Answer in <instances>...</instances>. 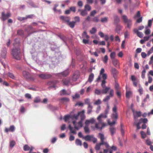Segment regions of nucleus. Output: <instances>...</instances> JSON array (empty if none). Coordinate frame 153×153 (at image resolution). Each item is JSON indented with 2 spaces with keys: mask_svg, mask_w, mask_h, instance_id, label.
I'll return each instance as SVG.
<instances>
[{
  "mask_svg": "<svg viewBox=\"0 0 153 153\" xmlns=\"http://www.w3.org/2000/svg\"><path fill=\"white\" fill-rule=\"evenodd\" d=\"M122 19L125 23L129 20V19H128L127 16L125 15H123L122 16Z\"/></svg>",
  "mask_w": 153,
  "mask_h": 153,
  "instance_id": "nucleus-36",
  "label": "nucleus"
},
{
  "mask_svg": "<svg viewBox=\"0 0 153 153\" xmlns=\"http://www.w3.org/2000/svg\"><path fill=\"white\" fill-rule=\"evenodd\" d=\"M98 34L101 38L105 37V38H109V37L107 34L104 35L103 33L101 32H99Z\"/></svg>",
  "mask_w": 153,
  "mask_h": 153,
  "instance_id": "nucleus-21",
  "label": "nucleus"
},
{
  "mask_svg": "<svg viewBox=\"0 0 153 153\" xmlns=\"http://www.w3.org/2000/svg\"><path fill=\"white\" fill-rule=\"evenodd\" d=\"M112 117L113 118L117 119L118 118V115L117 113H114L112 114Z\"/></svg>",
  "mask_w": 153,
  "mask_h": 153,
  "instance_id": "nucleus-61",
  "label": "nucleus"
},
{
  "mask_svg": "<svg viewBox=\"0 0 153 153\" xmlns=\"http://www.w3.org/2000/svg\"><path fill=\"white\" fill-rule=\"evenodd\" d=\"M87 14V13L85 10H81L80 15L82 16H85Z\"/></svg>",
  "mask_w": 153,
  "mask_h": 153,
  "instance_id": "nucleus-37",
  "label": "nucleus"
},
{
  "mask_svg": "<svg viewBox=\"0 0 153 153\" xmlns=\"http://www.w3.org/2000/svg\"><path fill=\"white\" fill-rule=\"evenodd\" d=\"M99 135L100 136V139L101 143H103L106 148H108L109 147V145L107 143V142L104 141L105 138L104 137V135L103 134L100 133L99 134Z\"/></svg>",
  "mask_w": 153,
  "mask_h": 153,
  "instance_id": "nucleus-7",
  "label": "nucleus"
},
{
  "mask_svg": "<svg viewBox=\"0 0 153 153\" xmlns=\"http://www.w3.org/2000/svg\"><path fill=\"white\" fill-rule=\"evenodd\" d=\"M69 74V71L68 70H66L62 73V75H63L64 76H66Z\"/></svg>",
  "mask_w": 153,
  "mask_h": 153,
  "instance_id": "nucleus-41",
  "label": "nucleus"
},
{
  "mask_svg": "<svg viewBox=\"0 0 153 153\" xmlns=\"http://www.w3.org/2000/svg\"><path fill=\"white\" fill-rule=\"evenodd\" d=\"M106 126L105 123H103V121H102L101 123L98 122V123H96L95 124V127L97 129H99L101 130L104 127Z\"/></svg>",
  "mask_w": 153,
  "mask_h": 153,
  "instance_id": "nucleus-4",
  "label": "nucleus"
},
{
  "mask_svg": "<svg viewBox=\"0 0 153 153\" xmlns=\"http://www.w3.org/2000/svg\"><path fill=\"white\" fill-rule=\"evenodd\" d=\"M97 11L95 10L92 11L90 13V15L91 16H94L96 13Z\"/></svg>",
  "mask_w": 153,
  "mask_h": 153,
  "instance_id": "nucleus-56",
  "label": "nucleus"
},
{
  "mask_svg": "<svg viewBox=\"0 0 153 153\" xmlns=\"http://www.w3.org/2000/svg\"><path fill=\"white\" fill-rule=\"evenodd\" d=\"M85 111L83 110L82 111L78 112L79 116L81 117V120H83L85 118V115L84 113H85Z\"/></svg>",
  "mask_w": 153,
  "mask_h": 153,
  "instance_id": "nucleus-16",
  "label": "nucleus"
},
{
  "mask_svg": "<svg viewBox=\"0 0 153 153\" xmlns=\"http://www.w3.org/2000/svg\"><path fill=\"white\" fill-rule=\"evenodd\" d=\"M91 21L94 22H97L99 21V19L98 17H95L93 18Z\"/></svg>",
  "mask_w": 153,
  "mask_h": 153,
  "instance_id": "nucleus-63",
  "label": "nucleus"
},
{
  "mask_svg": "<svg viewBox=\"0 0 153 153\" xmlns=\"http://www.w3.org/2000/svg\"><path fill=\"white\" fill-rule=\"evenodd\" d=\"M84 130L85 133H88L89 132V129L88 126H86L84 127Z\"/></svg>",
  "mask_w": 153,
  "mask_h": 153,
  "instance_id": "nucleus-43",
  "label": "nucleus"
},
{
  "mask_svg": "<svg viewBox=\"0 0 153 153\" xmlns=\"http://www.w3.org/2000/svg\"><path fill=\"white\" fill-rule=\"evenodd\" d=\"M146 73V70L144 69L142 71L141 73V77L143 79L145 77V73Z\"/></svg>",
  "mask_w": 153,
  "mask_h": 153,
  "instance_id": "nucleus-50",
  "label": "nucleus"
},
{
  "mask_svg": "<svg viewBox=\"0 0 153 153\" xmlns=\"http://www.w3.org/2000/svg\"><path fill=\"white\" fill-rule=\"evenodd\" d=\"M85 10L90 11L91 10V7L89 5L86 4L85 6Z\"/></svg>",
  "mask_w": 153,
  "mask_h": 153,
  "instance_id": "nucleus-53",
  "label": "nucleus"
},
{
  "mask_svg": "<svg viewBox=\"0 0 153 153\" xmlns=\"http://www.w3.org/2000/svg\"><path fill=\"white\" fill-rule=\"evenodd\" d=\"M60 94L61 95H69V94H68L67 92V91L64 90H62L60 92Z\"/></svg>",
  "mask_w": 153,
  "mask_h": 153,
  "instance_id": "nucleus-34",
  "label": "nucleus"
},
{
  "mask_svg": "<svg viewBox=\"0 0 153 153\" xmlns=\"http://www.w3.org/2000/svg\"><path fill=\"white\" fill-rule=\"evenodd\" d=\"M76 8L75 7H71L70 8V11H72L74 12H75L76 11Z\"/></svg>",
  "mask_w": 153,
  "mask_h": 153,
  "instance_id": "nucleus-64",
  "label": "nucleus"
},
{
  "mask_svg": "<svg viewBox=\"0 0 153 153\" xmlns=\"http://www.w3.org/2000/svg\"><path fill=\"white\" fill-rule=\"evenodd\" d=\"M137 35L140 38L142 37L143 35V33L140 32H139Z\"/></svg>",
  "mask_w": 153,
  "mask_h": 153,
  "instance_id": "nucleus-59",
  "label": "nucleus"
},
{
  "mask_svg": "<svg viewBox=\"0 0 153 153\" xmlns=\"http://www.w3.org/2000/svg\"><path fill=\"white\" fill-rule=\"evenodd\" d=\"M68 128L70 130V132L71 133H73L74 134H76V131L74 130L73 127H71L70 125H69L68 126Z\"/></svg>",
  "mask_w": 153,
  "mask_h": 153,
  "instance_id": "nucleus-27",
  "label": "nucleus"
},
{
  "mask_svg": "<svg viewBox=\"0 0 153 153\" xmlns=\"http://www.w3.org/2000/svg\"><path fill=\"white\" fill-rule=\"evenodd\" d=\"M132 94V92L130 91H126V98H129L130 97L131 95Z\"/></svg>",
  "mask_w": 153,
  "mask_h": 153,
  "instance_id": "nucleus-30",
  "label": "nucleus"
},
{
  "mask_svg": "<svg viewBox=\"0 0 153 153\" xmlns=\"http://www.w3.org/2000/svg\"><path fill=\"white\" fill-rule=\"evenodd\" d=\"M7 53L6 49L5 48H4L3 49V50L1 51V57L4 59L5 58L6 54Z\"/></svg>",
  "mask_w": 153,
  "mask_h": 153,
  "instance_id": "nucleus-15",
  "label": "nucleus"
},
{
  "mask_svg": "<svg viewBox=\"0 0 153 153\" xmlns=\"http://www.w3.org/2000/svg\"><path fill=\"white\" fill-rule=\"evenodd\" d=\"M108 20V18L105 17L101 19V21L102 22H107Z\"/></svg>",
  "mask_w": 153,
  "mask_h": 153,
  "instance_id": "nucleus-48",
  "label": "nucleus"
},
{
  "mask_svg": "<svg viewBox=\"0 0 153 153\" xmlns=\"http://www.w3.org/2000/svg\"><path fill=\"white\" fill-rule=\"evenodd\" d=\"M114 95V91L113 90L111 89L110 91L109 95L106 96L103 99V101L107 102L110 99L111 97H113Z\"/></svg>",
  "mask_w": 153,
  "mask_h": 153,
  "instance_id": "nucleus-6",
  "label": "nucleus"
},
{
  "mask_svg": "<svg viewBox=\"0 0 153 153\" xmlns=\"http://www.w3.org/2000/svg\"><path fill=\"white\" fill-rule=\"evenodd\" d=\"M75 143L76 145L81 146H82V142L79 139H77L75 140Z\"/></svg>",
  "mask_w": 153,
  "mask_h": 153,
  "instance_id": "nucleus-25",
  "label": "nucleus"
},
{
  "mask_svg": "<svg viewBox=\"0 0 153 153\" xmlns=\"http://www.w3.org/2000/svg\"><path fill=\"white\" fill-rule=\"evenodd\" d=\"M111 72L113 74L114 76L118 74L117 70L115 68H113L111 71Z\"/></svg>",
  "mask_w": 153,
  "mask_h": 153,
  "instance_id": "nucleus-38",
  "label": "nucleus"
},
{
  "mask_svg": "<svg viewBox=\"0 0 153 153\" xmlns=\"http://www.w3.org/2000/svg\"><path fill=\"white\" fill-rule=\"evenodd\" d=\"M107 117V115L105 114H101L97 118V119L99 122L101 123L102 121H103L102 119L103 118H105Z\"/></svg>",
  "mask_w": 153,
  "mask_h": 153,
  "instance_id": "nucleus-11",
  "label": "nucleus"
},
{
  "mask_svg": "<svg viewBox=\"0 0 153 153\" xmlns=\"http://www.w3.org/2000/svg\"><path fill=\"white\" fill-rule=\"evenodd\" d=\"M139 121L141 122V121H142L143 123H146L148 122V120L147 118L140 119L139 120Z\"/></svg>",
  "mask_w": 153,
  "mask_h": 153,
  "instance_id": "nucleus-52",
  "label": "nucleus"
},
{
  "mask_svg": "<svg viewBox=\"0 0 153 153\" xmlns=\"http://www.w3.org/2000/svg\"><path fill=\"white\" fill-rule=\"evenodd\" d=\"M108 56L107 55H105L103 59V62L106 64L108 60Z\"/></svg>",
  "mask_w": 153,
  "mask_h": 153,
  "instance_id": "nucleus-44",
  "label": "nucleus"
},
{
  "mask_svg": "<svg viewBox=\"0 0 153 153\" xmlns=\"http://www.w3.org/2000/svg\"><path fill=\"white\" fill-rule=\"evenodd\" d=\"M82 37L84 38H88L89 36L87 35V33L85 31H84L82 35Z\"/></svg>",
  "mask_w": 153,
  "mask_h": 153,
  "instance_id": "nucleus-47",
  "label": "nucleus"
},
{
  "mask_svg": "<svg viewBox=\"0 0 153 153\" xmlns=\"http://www.w3.org/2000/svg\"><path fill=\"white\" fill-rule=\"evenodd\" d=\"M16 142L14 140H12L10 141V147L11 148H13L15 145Z\"/></svg>",
  "mask_w": 153,
  "mask_h": 153,
  "instance_id": "nucleus-31",
  "label": "nucleus"
},
{
  "mask_svg": "<svg viewBox=\"0 0 153 153\" xmlns=\"http://www.w3.org/2000/svg\"><path fill=\"white\" fill-rule=\"evenodd\" d=\"M7 75L9 76L10 78L13 79H15V77L13 74L11 73L10 72H8L7 74Z\"/></svg>",
  "mask_w": 153,
  "mask_h": 153,
  "instance_id": "nucleus-33",
  "label": "nucleus"
},
{
  "mask_svg": "<svg viewBox=\"0 0 153 153\" xmlns=\"http://www.w3.org/2000/svg\"><path fill=\"white\" fill-rule=\"evenodd\" d=\"M83 43L85 44H91V42H90L87 39H83L82 41Z\"/></svg>",
  "mask_w": 153,
  "mask_h": 153,
  "instance_id": "nucleus-40",
  "label": "nucleus"
},
{
  "mask_svg": "<svg viewBox=\"0 0 153 153\" xmlns=\"http://www.w3.org/2000/svg\"><path fill=\"white\" fill-rule=\"evenodd\" d=\"M93 108V106L91 105L88 106L87 108V113L88 114H90L92 111V108Z\"/></svg>",
  "mask_w": 153,
  "mask_h": 153,
  "instance_id": "nucleus-24",
  "label": "nucleus"
},
{
  "mask_svg": "<svg viewBox=\"0 0 153 153\" xmlns=\"http://www.w3.org/2000/svg\"><path fill=\"white\" fill-rule=\"evenodd\" d=\"M68 24L71 28H73L74 27L75 25L76 22H74V21L69 22Z\"/></svg>",
  "mask_w": 153,
  "mask_h": 153,
  "instance_id": "nucleus-23",
  "label": "nucleus"
},
{
  "mask_svg": "<svg viewBox=\"0 0 153 153\" xmlns=\"http://www.w3.org/2000/svg\"><path fill=\"white\" fill-rule=\"evenodd\" d=\"M92 138H93V136L87 135L84 137V139L86 141H89L92 140Z\"/></svg>",
  "mask_w": 153,
  "mask_h": 153,
  "instance_id": "nucleus-20",
  "label": "nucleus"
},
{
  "mask_svg": "<svg viewBox=\"0 0 153 153\" xmlns=\"http://www.w3.org/2000/svg\"><path fill=\"white\" fill-rule=\"evenodd\" d=\"M37 75L39 78L43 79H49L52 76L51 75L47 73L41 74H37Z\"/></svg>",
  "mask_w": 153,
  "mask_h": 153,
  "instance_id": "nucleus-5",
  "label": "nucleus"
},
{
  "mask_svg": "<svg viewBox=\"0 0 153 153\" xmlns=\"http://www.w3.org/2000/svg\"><path fill=\"white\" fill-rule=\"evenodd\" d=\"M85 104H87L88 106L91 105L89 101V100L88 99H86L85 100Z\"/></svg>",
  "mask_w": 153,
  "mask_h": 153,
  "instance_id": "nucleus-62",
  "label": "nucleus"
},
{
  "mask_svg": "<svg viewBox=\"0 0 153 153\" xmlns=\"http://www.w3.org/2000/svg\"><path fill=\"white\" fill-rule=\"evenodd\" d=\"M63 83L64 85H68L70 83V80L68 79H65L62 80Z\"/></svg>",
  "mask_w": 153,
  "mask_h": 153,
  "instance_id": "nucleus-22",
  "label": "nucleus"
},
{
  "mask_svg": "<svg viewBox=\"0 0 153 153\" xmlns=\"http://www.w3.org/2000/svg\"><path fill=\"white\" fill-rule=\"evenodd\" d=\"M109 130L111 135H113L116 132V128L115 127L111 126L109 128Z\"/></svg>",
  "mask_w": 153,
  "mask_h": 153,
  "instance_id": "nucleus-17",
  "label": "nucleus"
},
{
  "mask_svg": "<svg viewBox=\"0 0 153 153\" xmlns=\"http://www.w3.org/2000/svg\"><path fill=\"white\" fill-rule=\"evenodd\" d=\"M79 75L78 73H75L74 74L72 77V79L73 81H76L79 78Z\"/></svg>",
  "mask_w": 153,
  "mask_h": 153,
  "instance_id": "nucleus-13",
  "label": "nucleus"
},
{
  "mask_svg": "<svg viewBox=\"0 0 153 153\" xmlns=\"http://www.w3.org/2000/svg\"><path fill=\"white\" fill-rule=\"evenodd\" d=\"M18 39H15L13 44V48L11 54L13 58L17 60H20L21 58L22 54L20 50V43Z\"/></svg>",
  "mask_w": 153,
  "mask_h": 153,
  "instance_id": "nucleus-1",
  "label": "nucleus"
},
{
  "mask_svg": "<svg viewBox=\"0 0 153 153\" xmlns=\"http://www.w3.org/2000/svg\"><path fill=\"white\" fill-rule=\"evenodd\" d=\"M116 56V53L114 52H113L111 53L110 55V56L111 59L113 60L115 59Z\"/></svg>",
  "mask_w": 153,
  "mask_h": 153,
  "instance_id": "nucleus-32",
  "label": "nucleus"
},
{
  "mask_svg": "<svg viewBox=\"0 0 153 153\" xmlns=\"http://www.w3.org/2000/svg\"><path fill=\"white\" fill-rule=\"evenodd\" d=\"M74 19L75 21L74 22H76H76H80V18L78 16H75L74 18Z\"/></svg>",
  "mask_w": 153,
  "mask_h": 153,
  "instance_id": "nucleus-55",
  "label": "nucleus"
},
{
  "mask_svg": "<svg viewBox=\"0 0 153 153\" xmlns=\"http://www.w3.org/2000/svg\"><path fill=\"white\" fill-rule=\"evenodd\" d=\"M60 19L63 21L66 22L68 23L70 21V18L69 17L64 16H61L60 17Z\"/></svg>",
  "mask_w": 153,
  "mask_h": 153,
  "instance_id": "nucleus-14",
  "label": "nucleus"
},
{
  "mask_svg": "<svg viewBox=\"0 0 153 153\" xmlns=\"http://www.w3.org/2000/svg\"><path fill=\"white\" fill-rule=\"evenodd\" d=\"M17 34L19 35H23L24 34V31L22 30H17Z\"/></svg>",
  "mask_w": 153,
  "mask_h": 153,
  "instance_id": "nucleus-45",
  "label": "nucleus"
},
{
  "mask_svg": "<svg viewBox=\"0 0 153 153\" xmlns=\"http://www.w3.org/2000/svg\"><path fill=\"white\" fill-rule=\"evenodd\" d=\"M112 62L113 65L115 66L117 65L119 63L118 61L116 59L112 60Z\"/></svg>",
  "mask_w": 153,
  "mask_h": 153,
  "instance_id": "nucleus-39",
  "label": "nucleus"
},
{
  "mask_svg": "<svg viewBox=\"0 0 153 153\" xmlns=\"http://www.w3.org/2000/svg\"><path fill=\"white\" fill-rule=\"evenodd\" d=\"M97 31V29L95 27H93L91 30H90V32L91 34H94Z\"/></svg>",
  "mask_w": 153,
  "mask_h": 153,
  "instance_id": "nucleus-46",
  "label": "nucleus"
},
{
  "mask_svg": "<svg viewBox=\"0 0 153 153\" xmlns=\"http://www.w3.org/2000/svg\"><path fill=\"white\" fill-rule=\"evenodd\" d=\"M114 22L115 23H117L119 21V18L117 16H115L114 17Z\"/></svg>",
  "mask_w": 153,
  "mask_h": 153,
  "instance_id": "nucleus-49",
  "label": "nucleus"
},
{
  "mask_svg": "<svg viewBox=\"0 0 153 153\" xmlns=\"http://www.w3.org/2000/svg\"><path fill=\"white\" fill-rule=\"evenodd\" d=\"M40 99L39 98L37 97L35 98L34 100V102L35 103H38L40 102Z\"/></svg>",
  "mask_w": 153,
  "mask_h": 153,
  "instance_id": "nucleus-58",
  "label": "nucleus"
},
{
  "mask_svg": "<svg viewBox=\"0 0 153 153\" xmlns=\"http://www.w3.org/2000/svg\"><path fill=\"white\" fill-rule=\"evenodd\" d=\"M102 145H104L103 143H97L95 147V149L96 150H99L100 149V146Z\"/></svg>",
  "mask_w": 153,
  "mask_h": 153,
  "instance_id": "nucleus-19",
  "label": "nucleus"
},
{
  "mask_svg": "<svg viewBox=\"0 0 153 153\" xmlns=\"http://www.w3.org/2000/svg\"><path fill=\"white\" fill-rule=\"evenodd\" d=\"M126 23L127 24V27L128 28H130L131 27L132 23V21L130 19H129V20L126 22Z\"/></svg>",
  "mask_w": 153,
  "mask_h": 153,
  "instance_id": "nucleus-29",
  "label": "nucleus"
},
{
  "mask_svg": "<svg viewBox=\"0 0 153 153\" xmlns=\"http://www.w3.org/2000/svg\"><path fill=\"white\" fill-rule=\"evenodd\" d=\"M101 75H102V78L103 79L102 81L101 85L102 88H104L105 86V84L106 83L105 80L107 79V75L105 74H103Z\"/></svg>",
  "mask_w": 153,
  "mask_h": 153,
  "instance_id": "nucleus-8",
  "label": "nucleus"
},
{
  "mask_svg": "<svg viewBox=\"0 0 153 153\" xmlns=\"http://www.w3.org/2000/svg\"><path fill=\"white\" fill-rule=\"evenodd\" d=\"M22 75L25 78L29 81H34L35 79V77L33 75H31L28 72L25 71H23Z\"/></svg>",
  "mask_w": 153,
  "mask_h": 153,
  "instance_id": "nucleus-2",
  "label": "nucleus"
},
{
  "mask_svg": "<svg viewBox=\"0 0 153 153\" xmlns=\"http://www.w3.org/2000/svg\"><path fill=\"white\" fill-rule=\"evenodd\" d=\"M101 103V102L100 99H98L94 102V104L98 105Z\"/></svg>",
  "mask_w": 153,
  "mask_h": 153,
  "instance_id": "nucleus-57",
  "label": "nucleus"
},
{
  "mask_svg": "<svg viewBox=\"0 0 153 153\" xmlns=\"http://www.w3.org/2000/svg\"><path fill=\"white\" fill-rule=\"evenodd\" d=\"M24 150L25 151H27L30 150V147L27 145H25L23 147Z\"/></svg>",
  "mask_w": 153,
  "mask_h": 153,
  "instance_id": "nucleus-42",
  "label": "nucleus"
},
{
  "mask_svg": "<svg viewBox=\"0 0 153 153\" xmlns=\"http://www.w3.org/2000/svg\"><path fill=\"white\" fill-rule=\"evenodd\" d=\"M141 16L140 12V11H138L134 17V18L135 19L136 17H139Z\"/></svg>",
  "mask_w": 153,
  "mask_h": 153,
  "instance_id": "nucleus-51",
  "label": "nucleus"
},
{
  "mask_svg": "<svg viewBox=\"0 0 153 153\" xmlns=\"http://www.w3.org/2000/svg\"><path fill=\"white\" fill-rule=\"evenodd\" d=\"M94 75L93 73H91L89 76L88 81L91 83L93 80Z\"/></svg>",
  "mask_w": 153,
  "mask_h": 153,
  "instance_id": "nucleus-18",
  "label": "nucleus"
},
{
  "mask_svg": "<svg viewBox=\"0 0 153 153\" xmlns=\"http://www.w3.org/2000/svg\"><path fill=\"white\" fill-rule=\"evenodd\" d=\"M148 27L146 26V30L145 31V33L146 35H149L151 33V30L150 29H148Z\"/></svg>",
  "mask_w": 153,
  "mask_h": 153,
  "instance_id": "nucleus-35",
  "label": "nucleus"
},
{
  "mask_svg": "<svg viewBox=\"0 0 153 153\" xmlns=\"http://www.w3.org/2000/svg\"><path fill=\"white\" fill-rule=\"evenodd\" d=\"M102 88V89L100 91L98 89H96L95 91V93L97 95H99L101 94H106L108 92L110 88L105 86L104 88Z\"/></svg>",
  "mask_w": 153,
  "mask_h": 153,
  "instance_id": "nucleus-3",
  "label": "nucleus"
},
{
  "mask_svg": "<svg viewBox=\"0 0 153 153\" xmlns=\"http://www.w3.org/2000/svg\"><path fill=\"white\" fill-rule=\"evenodd\" d=\"M11 13L10 12H8L6 14H5L4 12H3L1 14V19L3 21H4L7 19L11 16Z\"/></svg>",
  "mask_w": 153,
  "mask_h": 153,
  "instance_id": "nucleus-9",
  "label": "nucleus"
},
{
  "mask_svg": "<svg viewBox=\"0 0 153 153\" xmlns=\"http://www.w3.org/2000/svg\"><path fill=\"white\" fill-rule=\"evenodd\" d=\"M141 135L142 137L143 138H145L146 137V134L145 132L143 131L141 132Z\"/></svg>",
  "mask_w": 153,
  "mask_h": 153,
  "instance_id": "nucleus-54",
  "label": "nucleus"
},
{
  "mask_svg": "<svg viewBox=\"0 0 153 153\" xmlns=\"http://www.w3.org/2000/svg\"><path fill=\"white\" fill-rule=\"evenodd\" d=\"M133 112V115L134 119L140 117L141 115V111H135L133 109H132Z\"/></svg>",
  "mask_w": 153,
  "mask_h": 153,
  "instance_id": "nucleus-10",
  "label": "nucleus"
},
{
  "mask_svg": "<svg viewBox=\"0 0 153 153\" xmlns=\"http://www.w3.org/2000/svg\"><path fill=\"white\" fill-rule=\"evenodd\" d=\"M122 27H123L122 26L119 25H117L116 28V32L118 33H119L120 30H121Z\"/></svg>",
  "mask_w": 153,
  "mask_h": 153,
  "instance_id": "nucleus-26",
  "label": "nucleus"
},
{
  "mask_svg": "<svg viewBox=\"0 0 153 153\" xmlns=\"http://www.w3.org/2000/svg\"><path fill=\"white\" fill-rule=\"evenodd\" d=\"M15 130V127L13 125L10 126L9 128H6L5 129V131L6 132H8L9 131L13 132Z\"/></svg>",
  "mask_w": 153,
  "mask_h": 153,
  "instance_id": "nucleus-12",
  "label": "nucleus"
},
{
  "mask_svg": "<svg viewBox=\"0 0 153 153\" xmlns=\"http://www.w3.org/2000/svg\"><path fill=\"white\" fill-rule=\"evenodd\" d=\"M141 56L143 58H145L147 56V54L145 52H142L141 53Z\"/></svg>",
  "mask_w": 153,
  "mask_h": 153,
  "instance_id": "nucleus-60",
  "label": "nucleus"
},
{
  "mask_svg": "<svg viewBox=\"0 0 153 153\" xmlns=\"http://www.w3.org/2000/svg\"><path fill=\"white\" fill-rule=\"evenodd\" d=\"M33 29V27L32 26L30 25L25 28V30L29 33Z\"/></svg>",
  "mask_w": 153,
  "mask_h": 153,
  "instance_id": "nucleus-28",
  "label": "nucleus"
}]
</instances>
